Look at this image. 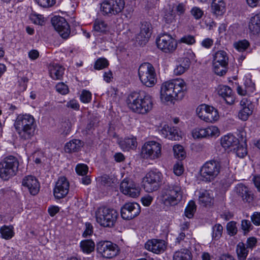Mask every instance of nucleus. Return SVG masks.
<instances>
[{
  "label": "nucleus",
  "mask_w": 260,
  "mask_h": 260,
  "mask_svg": "<svg viewBox=\"0 0 260 260\" xmlns=\"http://www.w3.org/2000/svg\"><path fill=\"white\" fill-rule=\"evenodd\" d=\"M91 99V93L87 90H83L81 95H80V100L81 101L84 103H87L90 102Z\"/></svg>",
  "instance_id": "51"
},
{
  "label": "nucleus",
  "mask_w": 260,
  "mask_h": 260,
  "mask_svg": "<svg viewBox=\"0 0 260 260\" xmlns=\"http://www.w3.org/2000/svg\"><path fill=\"white\" fill-rule=\"evenodd\" d=\"M199 200L200 203L204 206L210 205L213 202V198L210 196V193L207 191H205L201 194Z\"/></svg>",
  "instance_id": "39"
},
{
  "label": "nucleus",
  "mask_w": 260,
  "mask_h": 260,
  "mask_svg": "<svg viewBox=\"0 0 260 260\" xmlns=\"http://www.w3.org/2000/svg\"><path fill=\"white\" fill-rule=\"evenodd\" d=\"M191 15L196 19H201L203 14L204 12L199 7H194L192 8L190 11Z\"/></svg>",
  "instance_id": "50"
},
{
  "label": "nucleus",
  "mask_w": 260,
  "mask_h": 260,
  "mask_svg": "<svg viewBox=\"0 0 260 260\" xmlns=\"http://www.w3.org/2000/svg\"><path fill=\"white\" fill-rule=\"evenodd\" d=\"M138 75L141 82L147 87H152L156 82L155 69L149 62H144L140 65Z\"/></svg>",
  "instance_id": "6"
},
{
  "label": "nucleus",
  "mask_w": 260,
  "mask_h": 260,
  "mask_svg": "<svg viewBox=\"0 0 260 260\" xmlns=\"http://www.w3.org/2000/svg\"><path fill=\"white\" fill-rule=\"evenodd\" d=\"M239 144L238 138L233 135H227L221 139V145L225 149L233 148L235 150V147Z\"/></svg>",
  "instance_id": "26"
},
{
  "label": "nucleus",
  "mask_w": 260,
  "mask_h": 260,
  "mask_svg": "<svg viewBox=\"0 0 260 260\" xmlns=\"http://www.w3.org/2000/svg\"><path fill=\"white\" fill-rule=\"evenodd\" d=\"M96 180L99 184L103 186H110L112 183L111 179L106 175L99 176Z\"/></svg>",
  "instance_id": "48"
},
{
  "label": "nucleus",
  "mask_w": 260,
  "mask_h": 260,
  "mask_svg": "<svg viewBox=\"0 0 260 260\" xmlns=\"http://www.w3.org/2000/svg\"><path fill=\"white\" fill-rule=\"evenodd\" d=\"M175 11L177 13V14L179 16L183 15L186 11V6L183 3H179L175 7Z\"/></svg>",
  "instance_id": "57"
},
{
  "label": "nucleus",
  "mask_w": 260,
  "mask_h": 260,
  "mask_svg": "<svg viewBox=\"0 0 260 260\" xmlns=\"http://www.w3.org/2000/svg\"><path fill=\"white\" fill-rule=\"evenodd\" d=\"M141 212V208L139 204L126 203L121 208V217L126 220H131L137 216Z\"/></svg>",
  "instance_id": "16"
},
{
  "label": "nucleus",
  "mask_w": 260,
  "mask_h": 260,
  "mask_svg": "<svg viewBox=\"0 0 260 260\" xmlns=\"http://www.w3.org/2000/svg\"><path fill=\"white\" fill-rule=\"evenodd\" d=\"M257 239L256 238L252 237L247 239V248L252 249L255 247L257 243Z\"/></svg>",
  "instance_id": "62"
},
{
  "label": "nucleus",
  "mask_w": 260,
  "mask_h": 260,
  "mask_svg": "<svg viewBox=\"0 0 260 260\" xmlns=\"http://www.w3.org/2000/svg\"><path fill=\"white\" fill-rule=\"evenodd\" d=\"M251 219L255 225H260V212H255L251 216Z\"/></svg>",
  "instance_id": "63"
},
{
  "label": "nucleus",
  "mask_w": 260,
  "mask_h": 260,
  "mask_svg": "<svg viewBox=\"0 0 260 260\" xmlns=\"http://www.w3.org/2000/svg\"><path fill=\"white\" fill-rule=\"evenodd\" d=\"M0 233L3 239L9 240L11 239L14 235L13 226L12 225H4L0 228Z\"/></svg>",
  "instance_id": "36"
},
{
  "label": "nucleus",
  "mask_w": 260,
  "mask_h": 260,
  "mask_svg": "<svg viewBox=\"0 0 260 260\" xmlns=\"http://www.w3.org/2000/svg\"><path fill=\"white\" fill-rule=\"evenodd\" d=\"M56 90L61 94H66L69 92L68 86L63 83H59L56 85Z\"/></svg>",
  "instance_id": "53"
},
{
  "label": "nucleus",
  "mask_w": 260,
  "mask_h": 260,
  "mask_svg": "<svg viewBox=\"0 0 260 260\" xmlns=\"http://www.w3.org/2000/svg\"><path fill=\"white\" fill-rule=\"evenodd\" d=\"M248 27L250 31L253 35H257L260 32V14H256L251 17Z\"/></svg>",
  "instance_id": "31"
},
{
  "label": "nucleus",
  "mask_w": 260,
  "mask_h": 260,
  "mask_svg": "<svg viewBox=\"0 0 260 260\" xmlns=\"http://www.w3.org/2000/svg\"><path fill=\"white\" fill-rule=\"evenodd\" d=\"M119 145L123 151H129L135 149L137 146L136 138L134 137H126L120 140L118 142Z\"/></svg>",
  "instance_id": "27"
},
{
  "label": "nucleus",
  "mask_w": 260,
  "mask_h": 260,
  "mask_svg": "<svg viewBox=\"0 0 260 260\" xmlns=\"http://www.w3.org/2000/svg\"><path fill=\"white\" fill-rule=\"evenodd\" d=\"M100 122V119L98 117L93 116L90 117L89 122L87 124L86 129L88 131L94 129L95 127L98 126Z\"/></svg>",
  "instance_id": "44"
},
{
  "label": "nucleus",
  "mask_w": 260,
  "mask_h": 260,
  "mask_svg": "<svg viewBox=\"0 0 260 260\" xmlns=\"http://www.w3.org/2000/svg\"><path fill=\"white\" fill-rule=\"evenodd\" d=\"M156 43L159 49L165 53H172L177 47V43L171 35L168 33L160 34Z\"/></svg>",
  "instance_id": "10"
},
{
  "label": "nucleus",
  "mask_w": 260,
  "mask_h": 260,
  "mask_svg": "<svg viewBox=\"0 0 260 260\" xmlns=\"http://www.w3.org/2000/svg\"><path fill=\"white\" fill-rule=\"evenodd\" d=\"M14 125L21 139H30L35 134L36 124L34 117L30 114L18 115Z\"/></svg>",
  "instance_id": "3"
},
{
  "label": "nucleus",
  "mask_w": 260,
  "mask_h": 260,
  "mask_svg": "<svg viewBox=\"0 0 260 260\" xmlns=\"http://www.w3.org/2000/svg\"><path fill=\"white\" fill-rule=\"evenodd\" d=\"M184 169L182 164H175L173 167V172L177 176L181 175L184 172Z\"/></svg>",
  "instance_id": "54"
},
{
  "label": "nucleus",
  "mask_w": 260,
  "mask_h": 260,
  "mask_svg": "<svg viewBox=\"0 0 260 260\" xmlns=\"http://www.w3.org/2000/svg\"><path fill=\"white\" fill-rule=\"evenodd\" d=\"M120 190L123 194L132 198H137L140 193V188L131 179L124 178L120 185Z\"/></svg>",
  "instance_id": "14"
},
{
  "label": "nucleus",
  "mask_w": 260,
  "mask_h": 260,
  "mask_svg": "<svg viewBox=\"0 0 260 260\" xmlns=\"http://www.w3.org/2000/svg\"><path fill=\"white\" fill-rule=\"evenodd\" d=\"M152 200V197L149 195L146 196L141 199L142 203L145 206H149L151 204Z\"/></svg>",
  "instance_id": "64"
},
{
  "label": "nucleus",
  "mask_w": 260,
  "mask_h": 260,
  "mask_svg": "<svg viewBox=\"0 0 260 260\" xmlns=\"http://www.w3.org/2000/svg\"><path fill=\"white\" fill-rule=\"evenodd\" d=\"M196 210V205L194 201H190L188 203L187 206H186L184 214L185 215L189 218H191L193 217L194 213Z\"/></svg>",
  "instance_id": "42"
},
{
  "label": "nucleus",
  "mask_w": 260,
  "mask_h": 260,
  "mask_svg": "<svg viewBox=\"0 0 260 260\" xmlns=\"http://www.w3.org/2000/svg\"><path fill=\"white\" fill-rule=\"evenodd\" d=\"M96 250L103 257L111 258L118 254L119 248L111 241H101L96 244Z\"/></svg>",
  "instance_id": "11"
},
{
  "label": "nucleus",
  "mask_w": 260,
  "mask_h": 260,
  "mask_svg": "<svg viewBox=\"0 0 260 260\" xmlns=\"http://www.w3.org/2000/svg\"><path fill=\"white\" fill-rule=\"evenodd\" d=\"M223 232V227L219 224H215L212 227V238L215 240H218L221 236Z\"/></svg>",
  "instance_id": "43"
},
{
  "label": "nucleus",
  "mask_w": 260,
  "mask_h": 260,
  "mask_svg": "<svg viewBox=\"0 0 260 260\" xmlns=\"http://www.w3.org/2000/svg\"><path fill=\"white\" fill-rule=\"evenodd\" d=\"M124 0H107L101 4V10L107 15H116L121 12L125 7Z\"/></svg>",
  "instance_id": "13"
},
{
  "label": "nucleus",
  "mask_w": 260,
  "mask_h": 260,
  "mask_svg": "<svg viewBox=\"0 0 260 260\" xmlns=\"http://www.w3.org/2000/svg\"><path fill=\"white\" fill-rule=\"evenodd\" d=\"M196 112L201 119L207 122H215L219 118L217 110L213 107L205 104L199 106L197 108Z\"/></svg>",
  "instance_id": "12"
},
{
  "label": "nucleus",
  "mask_w": 260,
  "mask_h": 260,
  "mask_svg": "<svg viewBox=\"0 0 260 260\" xmlns=\"http://www.w3.org/2000/svg\"><path fill=\"white\" fill-rule=\"evenodd\" d=\"M147 250L156 254H159L165 251L167 245L163 240L152 239L148 240L145 245Z\"/></svg>",
  "instance_id": "22"
},
{
  "label": "nucleus",
  "mask_w": 260,
  "mask_h": 260,
  "mask_svg": "<svg viewBox=\"0 0 260 260\" xmlns=\"http://www.w3.org/2000/svg\"><path fill=\"white\" fill-rule=\"evenodd\" d=\"M75 170L77 174L83 176L87 175L88 172V167L85 164H78L75 168Z\"/></svg>",
  "instance_id": "47"
},
{
  "label": "nucleus",
  "mask_w": 260,
  "mask_h": 260,
  "mask_svg": "<svg viewBox=\"0 0 260 260\" xmlns=\"http://www.w3.org/2000/svg\"><path fill=\"white\" fill-rule=\"evenodd\" d=\"M226 229L229 234L232 236L236 235L237 233L236 222L234 221L228 222L226 225Z\"/></svg>",
  "instance_id": "49"
},
{
  "label": "nucleus",
  "mask_w": 260,
  "mask_h": 260,
  "mask_svg": "<svg viewBox=\"0 0 260 260\" xmlns=\"http://www.w3.org/2000/svg\"><path fill=\"white\" fill-rule=\"evenodd\" d=\"M173 260H192V254L187 249H181L174 253Z\"/></svg>",
  "instance_id": "33"
},
{
  "label": "nucleus",
  "mask_w": 260,
  "mask_h": 260,
  "mask_svg": "<svg viewBox=\"0 0 260 260\" xmlns=\"http://www.w3.org/2000/svg\"><path fill=\"white\" fill-rule=\"evenodd\" d=\"M220 164H204L200 169L201 176L207 181L213 180L220 170Z\"/></svg>",
  "instance_id": "17"
},
{
  "label": "nucleus",
  "mask_w": 260,
  "mask_h": 260,
  "mask_svg": "<svg viewBox=\"0 0 260 260\" xmlns=\"http://www.w3.org/2000/svg\"><path fill=\"white\" fill-rule=\"evenodd\" d=\"M162 176L159 172L150 171L143 179V186L147 192H152L158 189L162 182Z\"/></svg>",
  "instance_id": "8"
},
{
  "label": "nucleus",
  "mask_w": 260,
  "mask_h": 260,
  "mask_svg": "<svg viewBox=\"0 0 260 260\" xmlns=\"http://www.w3.org/2000/svg\"><path fill=\"white\" fill-rule=\"evenodd\" d=\"M240 105L241 109L239 112L238 117L241 120L246 121L252 113L253 105L247 98L242 99Z\"/></svg>",
  "instance_id": "23"
},
{
  "label": "nucleus",
  "mask_w": 260,
  "mask_h": 260,
  "mask_svg": "<svg viewBox=\"0 0 260 260\" xmlns=\"http://www.w3.org/2000/svg\"><path fill=\"white\" fill-rule=\"evenodd\" d=\"M176 14L173 12V8L165 10L162 20L166 23L171 24L175 21Z\"/></svg>",
  "instance_id": "38"
},
{
  "label": "nucleus",
  "mask_w": 260,
  "mask_h": 260,
  "mask_svg": "<svg viewBox=\"0 0 260 260\" xmlns=\"http://www.w3.org/2000/svg\"><path fill=\"white\" fill-rule=\"evenodd\" d=\"M187 85L181 79L171 80L163 83L161 86L160 96L166 101L182 100L187 92Z\"/></svg>",
  "instance_id": "1"
},
{
  "label": "nucleus",
  "mask_w": 260,
  "mask_h": 260,
  "mask_svg": "<svg viewBox=\"0 0 260 260\" xmlns=\"http://www.w3.org/2000/svg\"><path fill=\"white\" fill-rule=\"evenodd\" d=\"M180 41L188 45H192L196 42L194 37L191 35L184 36L181 38Z\"/></svg>",
  "instance_id": "55"
},
{
  "label": "nucleus",
  "mask_w": 260,
  "mask_h": 260,
  "mask_svg": "<svg viewBox=\"0 0 260 260\" xmlns=\"http://www.w3.org/2000/svg\"><path fill=\"white\" fill-rule=\"evenodd\" d=\"M109 65L108 61L105 58H100L95 62L94 68L95 70H102Z\"/></svg>",
  "instance_id": "45"
},
{
  "label": "nucleus",
  "mask_w": 260,
  "mask_h": 260,
  "mask_svg": "<svg viewBox=\"0 0 260 260\" xmlns=\"http://www.w3.org/2000/svg\"><path fill=\"white\" fill-rule=\"evenodd\" d=\"M247 248L243 242L239 243L237 246V253L239 260H245L248 253Z\"/></svg>",
  "instance_id": "37"
},
{
  "label": "nucleus",
  "mask_w": 260,
  "mask_h": 260,
  "mask_svg": "<svg viewBox=\"0 0 260 260\" xmlns=\"http://www.w3.org/2000/svg\"><path fill=\"white\" fill-rule=\"evenodd\" d=\"M80 246L82 251L87 254L91 253L95 249L94 242L91 239L81 241Z\"/></svg>",
  "instance_id": "34"
},
{
  "label": "nucleus",
  "mask_w": 260,
  "mask_h": 260,
  "mask_svg": "<svg viewBox=\"0 0 260 260\" xmlns=\"http://www.w3.org/2000/svg\"><path fill=\"white\" fill-rule=\"evenodd\" d=\"M254 84L250 81V85L246 87V89H243L241 86H238L237 88V92L239 94L241 95H245L247 94L248 92H253L255 90Z\"/></svg>",
  "instance_id": "46"
},
{
  "label": "nucleus",
  "mask_w": 260,
  "mask_h": 260,
  "mask_svg": "<svg viewBox=\"0 0 260 260\" xmlns=\"http://www.w3.org/2000/svg\"><path fill=\"white\" fill-rule=\"evenodd\" d=\"M183 190L180 185L177 183L165 184L160 191L161 202L166 206H175L182 199Z\"/></svg>",
  "instance_id": "4"
},
{
  "label": "nucleus",
  "mask_w": 260,
  "mask_h": 260,
  "mask_svg": "<svg viewBox=\"0 0 260 260\" xmlns=\"http://www.w3.org/2000/svg\"><path fill=\"white\" fill-rule=\"evenodd\" d=\"M17 169L18 165L15 166L14 164H0V177L8 180L16 174Z\"/></svg>",
  "instance_id": "24"
},
{
  "label": "nucleus",
  "mask_w": 260,
  "mask_h": 260,
  "mask_svg": "<svg viewBox=\"0 0 260 260\" xmlns=\"http://www.w3.org/2000/svg\"><path fill=\"white\" fill-rule=\"evenodd\" d=\"M141 156L144 159L155 160L161 156V145L154 141L145 142L142 147Z\"/></svg>",
  "instance_id": "9"
},
{
  "label": "nucleus",
  "mask_w": 260,
  "mask_h": 260,
  "mask_svg": "<svg viewBox=\"0 0 260 260\" xmlns=\"http://www.w3.org/2000/svg\"><path fill=\"white\" fill-rule=\"evenodd\" d=\"M179 64L181 65V66L187 70L190 65V60L187 57L182 58L179 61Z\"/></svg>",
  "instance_id": "61"
},
{
  "label": "nucleus",
  "mask_w": 260,
  "mask_h": 260,
  "mask_svg": "<svg viewBox=\"0 0 260 260\" xmlns=\"http://www.w3.org/2000/svg\"><path fill=\"white\" fill-rule=\"evenodd\" d=\"M152 25L149 22L144 21L141 23L140 32L136 37V40L140 45H144L151 37Z\"/></svg>",
  "instance_id": "20"
},
{
  "label": "nucleus",
  "mask_w": 260,
  "mask_h": 260,
  "mask_svg": "<svg viewBox=\"0 0 260 260\" xmlns=\"http://www.w3.org/2000/svg\"><path fill=\"white\" fill-rule=\"evenodd\" d=\"M118 216L116 210L107 207H99L95 212L97 222L104 227L114 226Z\"/></svg>",
  "instance_id": "5"
},
{
  "label": "nucleus",
  "mask_w": 260,
  "mask_h": 260,
  "mask_svg": "<svg viewBox=\"0 0 260 260\" xmlns=\"http://www.w3.org/2000/svg\"><path fill=\"white\" fill-rule=\"evenodd\" d=\"M66 107L68 108L77 111L79 110L80 105L77 101L73 99L67 103Z\"/></svg>",
  "instance_id": "56"
},
{
  "label": "nucleus",
  "mask_w": 260,
  "mask_h": 260,
  "mask_svg": "<svg viewBox=\"0 0 260 260\" xmlns=\"http://www.w3.org/2000/svg\"><path fill=\"white\" fill-rule=\"evenodd\" d=\"M84 143L78 139H73L68 142L64 147L67 153H72L79 151L83 146Z\"/></svg>",
  "instance_id": "30"
},
{
  "label": "nucleus",
  "mask_w": 260,
  "mask_h": 260,
  "mask_svg": "<svg viewBox=\"0 0 260 260\" xmlns=\"http://www.w3.org/2000/svg\"><path fill=\"white\" fill-rule=\"evenodd\" d=\"M174 154L175 158L179 160H183L185 156L186 153L183 147L180 145H174L173 147Z\"/></svg>",
  "instance_id": "40"
},
{
  "label": "nucleus",
  "mask_w": 260,
  "mask_h": 260,
  "mask_svg": "<svg viewBox=\"0 0 260 260\" xmlns=\"http://www.w3.org/2000/svg\"><path fill=\"white\" fill-rule=\"evenodd\" d=\"M211 12L216 16H221L225 12V4L223 0H213L211 5Z\"/></svg>",
  "instance_id": "29"
},
{
  "label": "nucleus",
  "mask_w": 260,
  "mask_h": 260,
  "mask_svg": "<svg viewBox=\"0 0 260 260\" xmlns=\"http://www.w3.org/2000/svg\"><path fill=\"white\" fill-rule=\"evenodd\" d=\"M35 1L44 8L52 7L55 3V0H35Z\"/></svg>",
  "instance_id": "52"
},
{
  "label": "nucleus",
  "mask_w": 260,
  "mask_h": 260,
  "mask_svg": "<svg viewBox=\"0 0 260 260\" xmlns=\"http://www.w3.org/2000/svg\"><path fill=\"white\" fill-rule=\"evenodd\" d=\"M219 131L217 127L210 126L207 128L197 127L192 131V136L194 139H202L209 137L218 136Z\"/></svg>",
  "instance_id": "18"
},
{
  "label": "nucleus",
  "mask_w": 260,
  "mask_h": 260,
  "mask_svg": "<svg viewBox=\"0 0 260 260\" xmlns=\"http://www.w3.org/2000/svg\"><path fill=\"white\" fill-rule=\"evenodd\" d=\"M212 66L215 74L220 76L224 75L229 69V56L227 53L223 50L217 51L213 55Z\"/></svg>",
  "instance_id": "7"
},
{
  "label": "nucleus",
  "mask_w": 260,
  "mask_h": 260,
  "mask_svg": "<svg viewBox=\"0 0 260 260\" xmlns=\"http://www.w3.org/2000/svg\"><path fill=\"white\" fill-rule=\"evenodd\" d=\"M85 228V230L82 234V236L84 237H87L88 236H90L93 233V226L90 223L86 222Z\"/></svg>",
  "instance_id": "60"
},
{
  "label": "nucleus",
  "mask_w": 260,
  "mask_h": 260,
  "mask_svg": "<svg viewBox=\"0 0 260 260\" xmlns=\"http://www.w3.org/2000/svg\"><path fill=\"white\" fill-rule=\"evenodd\" d=\"M236 149V155L239 157H244L247 154L246 149L243 146H239L238 145L237 147H235Z\"/></svg>",
  "instance_id": "59"
},
{
  "label": "nucleus",
  "mask_w": 260,
  "mask_h": 260,
  "mask_svg": "<svg viewBox=\"0 0 260 260\" xmlns=\"http://www.w3.org/2000/svg\"><path fill=\"white\" fill-rule=\"evenodd\" d=\"M252 225L248 220H243L241 222V228L245 233L248 232L251 229Z\"/></svg>",
  "instance_id": "58"
},
{
  "label": "nucleus",
  "mask_w": 260,
  "mask_h": 260,
  "mask_svg": "<svg viewBox=\"0 0 260 260\" xmlns=\"http://www.w3.org/2000/svg\"><path fill=\"white\" fill-rule=\"evenodd\" d=\"M64 68L59 64H53L50 67L49 74L53 80H61L64 74Z\"/></svg>",
  "instance_id": "32"
},
{
  "label": "nucleus",
  "mask_w": 260,
  "mask_h": 260,
  "mask_svg": "<svg viewBox=\"0 0 260 260\" xmlns=\"http://www.w3.org/2000/svg\"><path fill=\"white\" fill-rule=\"evenodd\" d=\"M126 103L132 111L141 114L147 113L153 106L151 96L144 91L132 92L127 97Z\"/></svg>",
  "instance_id": "2"
},
{
  "label": "nucleus",
  "mask_w": 260,
  "mask_h": 260,
  "mask_svg": "<svg viewBox=\"0 0 260 260\" xmlns=\"http://www.w3.org/2000/svg\"><path fill=\"white\" fill-rule=\"evenodd\" d=\"M22 185L33 196L38 194L40 190L39 182L35 176L32 175L24 177L22 181Z\"/></svg>",
  "instance_id": "21"
},
{
  "label": "nucleus",
  "mask_w": 260,
  "mask_h": 260,
  "mask_svg": "<svg viewBox=\"0 0 260 260\" xmlns=\"http://www.w3.org/2000/svg\"><path fill=\"white\" fill-rule=\"evenodd\" d=\"M250 46V43L247 40H240L234 43V47L240 52L245 51Z\"/></svg>",
  "instance_id": "41"
},
{
  "label": "nucleus",
  "mask_w": 260,
  "mask_h": 260,
  "mask_svg": "<svg viewBox=\"0 0 260 260\" xmlns=\"http://www.w3.org/2000/svg\"><path fill=\"white\" fill-rule=\"evenodd\" d=\"M69 182L65 177H60L56 182L53 193L55 198L57 199L65 197L69 190Z\"/></svg>",
  "instance_id": "19"
},
{
  "label": "nucleus",
  "mask_w": 260,
  "mask_h": 260,
  "mask_svg": "<svg viewBox=\"0 0 260 260\" xmlns=\"http://www.w3.org/2000/svg\"><path fill=\"white\" fill-rule=\"evenodd\" d=\"M52 25L60 36L67 39L70 34V28L68 23L62 17L54 16L51 19Z\"/></svg>",
  "instance_id": "15"
},
{
  "label": "nucleus",
  "mask_w": 260,
  "mask_h": 260,
  "mask_svg": "<svg viewBox=\"0 0 260 260\" xmlns=\"http://www.w3.org/2000/svg\"><path fill=\"white\" fill-rule=\"evenodd\" d=\"M218 94L222 97L229 105H232L235 101L232 89L226 85H219L218 88Z\"/></svg>",
  "instance_id": "25"
},
{
  "label": "nucleus",
  "mask_w": 260,
  "mask_h": 260,
  "mask_svg": "<svg viewBox=\"0 0 260 260\" xmlns=\"http://www.w3.org/2000/svg\"><path fill=\"white\" fill-rule=\"evenodd\" d=\"M160 133L164 137L168 138L172 140H179L181 138V136L178 133V131L176 128L169 127L167 125L164 126L160 130Z\"/></svg>",
  "instance_id": "28"
},
{
  "label": "nucleus",
  "mask_w": 260,
  "mask_h": 260,
  "mask_svg": "<svg viewBox=\"0 0 260 260\" xmlns=\"http://www.w3.org/2000/svg\"><path fill=\"white\" fill-rule=\"evenodd\" d=\"M93 28L97 32L105 34L109 30V27L105 21L96 19L94 22Z\"/></svg>",
  "instance_id": "35"
}]
</instances>
